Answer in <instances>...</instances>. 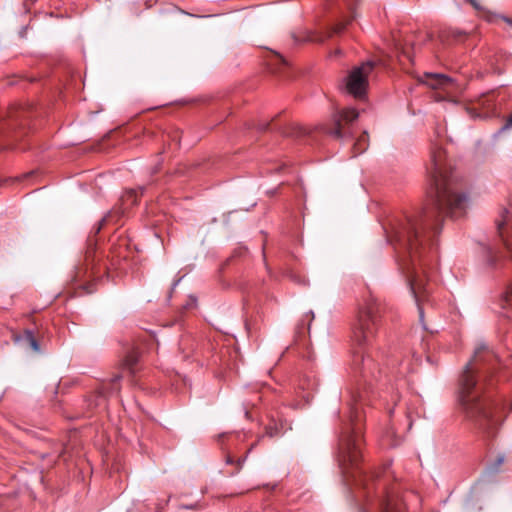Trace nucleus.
Returning a JSON list of instances; mask_svg holds the SVG:
<instances>
[{
  "instance_id": "f257e3e1",
  "label": "nucleus",
  "mask_w": 512,
  "mask_h": 512,
  "mask_svg": "<svg viewBox=\"0 0 512 512\" xmlns=\"http://www.w3.org/2000/svg\"><path fill=\"white\" fill-rule=\"evenodd\" d=\"M427 172L431 181L429 205L418 216L393 219L389 228H385L387 241L394 247L399 269L406 278L425 330L422 304L429 295L426 263L441 231L444 216H461L468 202L467 194L460 192L458 179L446 163L444 149L438 144L431 147Z\"/></svg>"
},
{
  "instance_id": "f03ea898",
  "label": "nucleus",
  "mask_w": 512,
  "mask_h": 512,
  "mask_svg": "<svg viewBox=\"0 0 512 512\" xmlns=\"http://www.w3.org/2000/svg\"><path fill=\"white\" fill-rule=\"evenodd\" d=\"M496 363L494 353L481 343L475 348L473 358L466 364L459 379L458 401L463 413L488 436H494L500 425L498 403L492 401Z\"/></svg>"
},
{
  "instance_id": "7ed1b4c3",
  "label": "nucleus",
  "mask_w": 512,
  "mask_h": 512,
  "mask_svg": "<svg viewBox=\"0 0 512 512\" xmlns=\"http://www.w3.org/2000/svg\"><path fill=\"white\" fill-rule=\"evenodd\" d=\"M382 306L375 299L367 300L358 310L352 325L351 340L355 346L352 369L365 382L378 381L382 370L376 369L373 359L366 352L376 336L381 322Z\"/></svg>"
},
{
  "instance_id": "20e7f679",
  "label": "nucleus",
  "mask_w": 512,
  "mask_h": 512,
  "mask_svg": "<svg viewBox=\"0 0 512 512\" xmlns=\"http://www.w3.org/2000/svg\"><path fill=\"white\" fill-rule=\"evenodd\" d=\"M363 416L357 404L350 408L347 422L343 423L338 437L337 461L342 473L351 479L355 485L361 486L370 493V482L374 481L375 474H368L360 468L362 459Z\"/></svg>"
},
{
  "instance_id": "39448f33",
  "label": "nucleus",
  "mask_w": 512,
  "mask_h": 512,
  "mask_svg": "<svg viewBox=\"0 0 512 512\" xmlns=\"http://www.w3.org/2000/svg\"><path fill=\"white\" fill-rule=\"evenodd\" d=\"M497 233L503 243V250H490L487 262L494 271H501L504 275H512V215L506 208H502L495 220Z\"/></svg>"
},
{
  "instance_id": "423d86ee",
  "label": "nucleus",
  "mask_w": 512,
  "mask_h": 512,
  "mask_svg": "<svg viewBox=\"0 0 512 512\" xmlns=\"http://www.w3.org/2000/svg\"><path fill=\"white\" fill-rule=\"evenodd\" d=\"M374 63L367 61L354 67L346 77L345 87L347 92L355 98H362L368 87V76L372 72Z\"/></svg>"
},
{
  "instance_id": "0eeeda50",
  "label": "nucleus",
  "mask_w": 512,
  "mask_h": 512,
  "mask_svg": "<svg viewBox=\"0 0 512 512\" xmlns=\"http://www.w3.org/2000/svg\"><path fill=\"white\" fill-rule=\"evenodd\" d=\"M359 117L355 108H345L335 112L332 116L333 127L326 128L325 132L336 139H343L352 135L350 125Z\"/></svg>"
},
{
  "instance_id": "6e6552de",
  "label": "nucleus",
  "mask_w": 512,
  "mask_h": 512,
  "mask_svg": "<svg viewBox=\"0 0 512 512\" xmlns=\"http://www.w3.org/2000/svg\"><path fill=\"white\" fill-rule=\"evenodd\" d=\"M93 276L92 268L90 269L88 265H81L75 269L71 285L75 290H80L76 291L77 295L91 294L96 290Z\"/></svg>"
},
{
  "instance_id": "1a4fd4ad",
  "label": "nucleus",
  "mask_w": 512,
  "mask_h": 512,
  "mask_svg": "<svg viewBox=\"0 0 512 512\" xmlns=\"http://www.w3.org/2000/svg\"><path fill=\"white\" fill-rule=\"evenodd\" d=\"M327 5L330 9H332L334 6L337 7L341 13H343V8H345L350 14L342 16L341 20H339L332 28L329 33V37L333 34H340L342 33L346 26L355 18V15L352 14L354 5L356 0H326Z\"/></svg>"
},
{
  "instance_id": "9d476101",
  "label": "nucleus",
  "mask_w": 512,
  "mask_h": 512,
  "mask_svg": "<svg viewBox=\"0 0 512 512\" xmlns=\"http://www.w3.org/2000/svg\"><path fill=\"white\" fill-rule=\"evenodd\" d=\"M138 198H139L138 190L130 189V190L126 191L124 193V195L121 197V202H122L123 207L120 209H115L113 211H110L107 216L103 217L100 220L95 233H98L101 230L102 226L109 220V218L113 217L114 214H117L120 216L124 215L125 211L128 208H130L138 203Z\"/></svg>"
},
{
  "instance_id": "9b49d317",
  "label": "nucleus",
  "mask_w": 512,
  "mask_h": 512,
  "mask_svg": "<svg viewBox=\"0 0 512 512\" xmlns=\"http://www.w3.org/2000/svg\"><path fill=\"white\" fill-rule=\"evenodd\" d=\"M122 374H117L111 378L107 383H103L101 388L98 390L96 406L100 405L106 400V397L117 394L120 391L119 381L122 379Z\"/></svg>"
},
{
  "instance_id": "f8f14e48",
  "label": "nucleus",
  "mask_w": 512,
  "mask_h": 512,
  "mask_svg": "<svg viewBox=\"0 0 512 512\" xmlns=\"http://www.w3.org/2000/svg\"><path fill=\"white\" fill-rule=\"evenodd\" d=\"M421 83L429 86L432 89L447 88L451 85L452 79L440 73H424L419 79Z\"/></svg>"
},
{
  "instance_id": "ddd939ff",
  "label": "nucleus",
  "mask_w": 512,
  "mask_h": 512,
  "mask_svg": "<svg viewBox=\"0 0 512 512\" xmlns=\"http://www.w3.org/2000/svg\"><path fill=\"white\" fill-rule=\"evenodd\" d=\"M15 342L22 344L25 347L32 349L35 352L40 351V346L37 339L34 336L32 330H24L22 334L14 337Z\"/></svg>"
},
{
  "instance_id": "4468645a",
  "label": "nucleus",
  "mask_w": 512,
  "mask_h": 512,
  "mask_svg": "<svg viewBox=\"0 0 512 512\" xmlns=\"http://www.w3.org/2000/svg\"><path fill=\"white\" fill-rule=\"evenodd\" d=\"M139 361V352L137 350L129 351L123 362H122V370L127 371L129 374L133 375L136 372V365Z\"/></svg>"
},
{
  "instance_id": "2eb2a0df",
  "label": "nucleus",
  "mask_w": 512,
  "mask_h": 512,
  "mask_svg": "<svg viewBox=\"0 0 512 512\" xmlns=\"http://www.w3.org/2000/svg\"><path fill=\"white\" fill-rule=\"evenodd\" d=\"M466 34L460 30L447 28L443 29L439 33V38L442 42H460L465 38Z\"/></svg>"
},
{
  "instance_id": "dca6fc26",
  "label": "nucleus",
  "mask_w": 512,
  "mask_h": 512,
  "mask_svg": "<svg viewBox=\"0 0 512 512\" xmlns=\"http://www.w3.org/2000/svg\"><path fill=\"white\" fill-rule=\"evenodd\" d=\"M379 512H401L399 505L386 493L378 501Z\"/></svg>"
},
{
  "instance_id": "f3484780",
  "label": "nucleus",
  "mask_w": 512,
  "mask_h": 512,
  "mask_svg": "<svg viewBox=\"0 0 512 512\" xmlns=\"http://www.w3.org/2000/svg\"><path fill=\"white\" fill-rule=\"evenodd\" d=\"M505 454L498 453L493 459H490L486 465L485 471L486 473L493 475L497 474L503 463L505 462Z\"/></svg>"
},
{
  "instance_id": "a211bd4d",
  "label": "nucleus",
  "mask_w": 512,
  "mask_h": 512,
  "mask_svg": "<svg viewBox=\"0 0 512 512\" xmlns=\"http://www.w3.org/2000/svg\"><path fill=\"white\" fill-rule=\"evenodd\" d=\"M369 136L366 131L362 133L354 143L355 154H361L368 148Z\"/></svg>"
},
{
  "instance_id": "6ab92c4d",
  "label": "nucleus",
  "mask_w": 512,
  "mask_h": 512,
  "mask_svg": "<svg viewBox=\"0 0 512 512\" xmlns=\"http://www.w3.org/2000/svg\"><path fill=\"white\" fill-rule=\"evenodd\" d=\"M494 101V95L492 92L483 93L478 96L475 100V103L481 107L489 108Z\"/></svg>"
},
{
  "instance_id": "aec40b11",
  "label": "nucleus",
  "mask_w": 512,
  "mask_h": 512,
  "mask_svg": "<svg viewBox=\"0 0 512 512\" xmlns=\"http://www.w3.org/2000/svg\"><path fill=\"white\" fill-rule=\"evenodd\" d=\"M503 307L512 308V283L506 285V289L502 295Z\"/></svg>"
},
{
  "instance_id": "412c9836",
  "label": "nucleus",
  "mask_w": 512,
  "mask_h": 512,
  "mask_svg": "<svg viewBox=\"0 0 512 512\" xmlns=\"http://www.w3.org/2000/svg\"><path fill=\"white\" fill-rule=\"evenodd\" d=\"M265 434L269 437H276V436H279L281 433L276 425H274V426L268 425L266 427Z\"/></svg>"
},
{
  "instance_id": "4be33fe9",
  "label": "nucleus",
  "mask_w": 512,
  "mask_h": 512,
  "mask_svg": "<svg viewBox=\"0 0 512 512\" xmlns=\"http://www.w3.org/2000/svg\"><path fill=\"white\" fill-rule=\"evenodd\" d=\"M270 127V122H267V121H264V122H259L258 125H257V129L259 131H267Z\"/></svg>"
},
{
  "instance_id": "5701e85b",
  "label": "nucleus",
  "mask_w": 512,
  "mask_h": 512,
  "mask_svg": "<svg viewBox=\"0 0 512 512\" xmlns=\"http://www.w3.org/2000/svg\"><path fill=\"white\" fill-rule=\"evenodd\" d=\"M282 134L284 135H303L306 133V131L303 129V128H297V131L295 132H291V133H288L286 131H281Z\"/></svg>"
},
{
  "instance_id": "b1692460",
  "label": "nucleus",
  "mask_w": 512,
  "mask_h": 512,
  "mask_svg": "<svg viewBox=\"0 0 512 512\" xmlns=\"http://www.w3.org/2000/svg\"><path fill=\"white\" fill-rule=\"evenodd\" d=\"M246 458H247V454L244 455L243 457H240V458L237 459V461H236V463H237V470L241 469V467H242L243 463L245 462Z\"/></svg>"
},
{
  "instance_id": "393cba45",
  "label": "nucleus",
  "mask_w": 512,
  "mask_h": 512,
  "mask_svg": "<svg viewBox=\"0 0 512 512\" xmlns=\"http://www.w3.org/2000/svg\"><path fill=\"white\" fill-rule=\"evenodd\" d=\"M353 398L355 399L356 402H361L364 398V395L361 392H358L357 396L353 395Z\"/></svg>"
},
{
  "instance_id": "a878e982",
  "label": "nucleus",
  "mask_w": 512,
  "mask_h": 512,
  "mask_svg": "<svg viewBox=\"0 0 512 512\" xmlns=\"http://www.w3.org/2000/svg\"><path fill=\"white\" fill-rule=\"evenodd\" d=\"M506 127H512V114L507 118Z\"/></svg>"
},
{
  "instance_id": "bb28decb",
  "label": "nucleus",
  "mask_w": 512,
  "mask_h": 512,
  "mask_svg": "<svg viewBox=\"0 0 512 512\" xmlns=\"http://www.w3.org/2000/svg\"><path fill=\"white\" fill-rule=\"evenodd\" d=\"M226 463L227 464H233L234 463V460H233L232 456L228 455L226 457Z\"/></svg>"
},
{
  "instance_id": "cd10ccee",
  "label": "nucleus",
  "mask_w": 512,
  "mask_h": 512,
  "mask_svg": "<svg viewBox=\"0 0 512 512\" xmlns=\"http://www.w3.org/2000/svg\"><path fill=\"white\" fill-rule=\"evenodd\" d=\"M468 112L471 115V117H473V118L477 116V114L474 112L473 109H468Z\"/></svg>"
},
{
  "instance_id": "c85d7f7f",
  "label": "nucleus",
  "mask_w": 512,
  "mask_h": 512,
  "mask_svg": "<svg viewBox=\"0 0 512 512\" xmlns=\"http://www.w3.org/2000/svg\"><path fill=\"white\" fill-rule=\"evenodd\" d=\"M470 3L475 7V8H478V5L476 4V2L474 0H469Z\"/></svg>"
},
{
  "instance_id": "c756f323",
  "label": "nucleus",
  "mask_w": 512,
  "mask_h": 512,
  "mask_svg": "<svg viewBox=\"0 0 512 512\" xmlns=\"http://www.w3.org/2000/svg\"><path fill=\"white\" fill-rule=\"evenodd\" d=\"M179 281H180V279H178L177 281H175V282L173 283L172 290L177 286V284L179 283Z\"/></svg>"
},
{
  "instance_id": "7c9ffc66",
  "label": "nucleus",
  "mask_w": 512,
  "mask_h": 512,
  "mask_svg": "<svg viewBox=\"0 0 512 512\" xmlns=\"http://www.w3.org/2000/svg\"><path fill=\"white\" fill-rule=\"evenodd\" d=\"M195 505H187V506H184V508L186 509H194Z\"/></svg>"
},
{
  "instance_id": "2f4dec72",
  "label": "nucleus",
  "mask_w": 512,
  "mask_h": 512,
  "mask_svg": "<svg viewBox=\"0 0 512 512\" xmlns=\"http://www.w3.org/2000/svg\"><path fill=\"white\" fill-rule=\"evenodd\" d=\"M341 53H342V52H341V50H340V49H337V50L335 51V55H340Z\"/></svg>"
},
{
  "instance_id": "473e14b6",
  "label": "nucleus",
  "mask_w": 512,
  "mask_h": 512,
  "mask_svg": "<svg viewBox=\"0 0 512 512\" xmlns=\"http://www.w3.org/2000/svg\"><path fill=\"white\" fill-rule=\"evenodd\" d=\"M279 58H280V60H281V62H282L283 64H286V61L284 60V58H282L281 56H279Z\"/></svg>"
},
{
  "instance_id": "72a5a7b5",
  "label": "nucleus",
  "mask_w": 512,
  "mask_h": 512,
  "mask_svg": "<svg viewBox=\"0 0 512 512\" xmlns=\"http://www.w3.org/2000/svg\"><path fill=\"white\" fill-rule=\"evenodd\" d=\"M411 428H412V421L410 420L409 424H408V429H411Z\"/></svg>"
},
{
  "instance_id": "f704fd0d",
  "label": "nucleus",
  "mask_w": 512,
  "mask_h": 512,
  "mask_svg": "<svg viewBox=\"0 0 512 512\" xmlns=\"http://www.w3.org/2000/svg\"><path fill=\"white\" fill-rule=\"evenodd\" d=\"M254 446H255V444L251 445V448L248 450V452H250L254 448Z\"/></svg>"
},
{
  "instance_id": "c9c22d12",
  "label": "nucleus",
  "mask_w": 512,
  "mask_h": 512,
  "mask_svg": "<svg viewBox=\"0 0 512 512\" xmlns=\"http://www.w3.org/2000/svg\"><path fill=\"white\" fill-rule=\"evenodd\" d=\"M510 410H512V403H510Z\"/></svg>"
}]
</instances>
